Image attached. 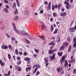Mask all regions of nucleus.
Returning <instances> with one entry per match:
<instances>
[{
  "mask_svg": "<svg viewBox=\"0 0 76 76\" xmlns=\"http://www.w3.org/2000/svg\"><path fill=\"white\" fill-rule=\"evenodd\" d=\"M54 7L56 9H57L58 8V6L57 5V4L55 5V6H54Z\"/></svg>",
  "mask_w": 76,
  "mask_h": 76,
  "instance_id": "f704fd0d",
  "label": "nucleus"
},
{
  "mask_svg": "<svg viewBox=\"0 0 76 76\" xmlns=\"http://www.w3.org/2000/svg\"><path fill=\"white\" fill-rule=\"evenodd\" d=\"M67 9H69V5H68L67 6H66Z\"/></svg>",
  "mask_w": 76,
  "mask_h": 76,
  "instance_id": "4d7b16f0",
  "label": "nucleus"
},
{
  "mask_svg": "<svg viewBox=\"0 0 76 76\" xmlns=\"http://www.w3.org/2000/svg\"><path fill=\"white\" fill-rule=\"evenodd\" d=\"M59 68L60 70H61V71H62V69H63V67L60 66L59 67Z\"/></svg>",
  "mask_w": 76,
  "mask_h": 76,
  "instance_id": "8fccbe9b",
  "label": "nucleus"
},
{
  "mask_svg": "<svg viewBox=\"0 0 76 76\" xmlns=\"http://www.w3.org/2000/svg\"><path fill=\"white\" fill-rule=\"evenodd\" d=\"M24 59L25 61H28V62H27V63H29V61L31 60V58H28V57H26L25 58H24Z\"/></svg>",
  "mask_w": 76,
  "mask_h": 76,
  "instance_id": "20e7f679",
  "label": "nucleus"
},
{
  "mask_svg": "<svg viewBox=\"0 0 76 76\" xmlns=\"http://www.w3.org/2000/svg\"><path fill=\"white\" fill-rule=\"evenodd\" d=\"M44 3L45 4H48V2H47V1H45L44 2Z\"/></svg>",
  "mask_w": 76,
  "mask_h": 76,
  "instance_id": "0e129e2a",
  "label": "nucleus"
},
{
  "mask_svg": "<svg viewBox=\"0 0 76 76\" xmlns=\"http://www.w3.org/2000/svg\"><path fill=\"white\" fill-rule=\"evenodd\" d=\"M28 54V53H27V52H24L23 53V56H26V55H27Z\"/></svg>",
  "mask_w": 76,
  "mask_h": 76,
  "instance_id": "3c124183",
  "label": "nucleus"
},
{
  "mask_svg": "<svg viewBox=\"0 0 76 76\" xmlns=\"http://www.w3.org/2000/svg\"><path fill=\"white\" fill-rule=\"evenodd\" d=\"M44 61H45V63H48V61L47 60V59L46 58H45L44 59Z\"/></svg>",
  "mask_w": 76,
  "mask_h": 76,
  "instance_id": "bb28decb",
  "label": "nucleus"
},
{
  "mask_svg": "<svg viewBox=\"0 0 76 76\" xmlns=\"http://www.w3.org/2000/svg\"><path fill=\"white\" fill-rule=\"evenodd\" d=\"M28 70H31V67L29 66L28 67Z\"/></svg>",
  "mask_w": 76,
  "mask_h": 76,
  "instance_id": "680f3d73",
  "label": "nucleus"
},
{
  "mask_svg": "<svg viewBox=\"0 0 76 76\" xmlns=\"http://www.w3.org/2000/svg\"><path fill=\"white\" fill-rule=\"evenodd\" d=\"M22 63V61H19L18 62V65H19V64H20V63Z\"/></svg>",
  "mask_w": 76,
  "mask_h": 76,
  "instance_id": "a18cd8bd",
  "label": "nucleus"
},
{
  "mask_svg": "<svg viewBox=\"0 0 76 76\" xmlns=\"http://www.w3.org/2000/svg\"><path fill=\"white\" fill-rule=\"evenodd\" d=\"M5 35L8 38H10V35H9V34H8L7 33H6Z\"/></svg>",
  "mask_w": 76,
  "mask_h": 76,
  "instance_id": "37998d69",
  "label": "nucleus"
},
{
  "mask_svg": "<svg viewBox=\"0 0 76 76\" xmlns=\"http://www.w3.org/2000/svg\"><path fill=\"white\" fill-rule=\"evenodd\" d=\"M73 46L74 47H76V42L74 43V44L73 45Z\"/></svg>",
  "mask_w": 76,
  "mask_h": 76,
  "instance_id": "864d4df0",
  "label": "nucleus"
},
{
  "mask_svg": "<svg viewBox=\"0 0 76 76\" xmlns=\"http://www.w3.org/2000/svg\"><path fill=\"white\" fill-rule=\"evenodd\" d=\"M49 45L54 46V45H55V44H54L53 42H52L51 43H49Z\"/></svg>",
  "mask_w": 76,
  "mask_h": 76,
  "instance_id": "2eb2a0df",
  "label": "nucleus"
},
{
  "mask_svg": "<svg viewBox=\"0 0 76 76\" xmlns=\"http://www.w3.org/2000/svg\"><path fill=\"white\" fill-rule=\"evenodd\" d=\"M76 30V24L75 25V28L74 27H71L70 28V32H73L74 30Z\"/></svg>",
  "mask_w": 76,
  "mask_h": 76,
  "instance_id": "f03ea898",
  "label": "nucleus"
},
{
  "mask_svg": "<svg viewBox=\"0 0 76 76\" xmlns=\"http://www.w3.org/2000/svg\"><path fill=\"white\" fill-rule=\"evenodd\" d=\"M56 56V53H54L53 56H51L50 58V60H54V58H55V56Z\"/></svg>",
  "mask_w": 76,
  "mask_h": 76,
  "instance_id": "9d476101",
  "label": "nucleus"
},
{
  "mask_svg": "<svg viewBox=\"0 0 76 76\" xmlns=\"http://www.w3.org/2000/svg\"><path fill=\"white\" fill-rule=\"evenodd\" d=\"M39 37V38H41V39H42V40H43V41H44L45 40V37L44 36H40L39 35H38Z\"/></svg>",
  "mask_w": 76,
  "mask_h": 76,
  "instance_id": "ddd939ff",
  "label": "nucleus"
},
{
  "mask_svg": "<svg viewBox=\"0 0 76 76\" xmlns=\"http://www.w3.org/2000/svg\"><path fill=\"white\" fill-rule=\"evenodd\" d=\"M52 50H53V52L54 53V52H55V51H57V49H53Z\"/></svg>",
  "mask_w": 76,
  "mask_h": 76,
  "instance_id": "69168bd1",
  "label": "nucleus"
},
{
  "mask_svg": "<svg viewBox=\"0 0 76 76\" xmlns=\"http://www.w3.org/2000/svg\"><path fill=\"white\" fill-rule=\"evenodd\" d=\"M76 69H74L73 71V73H76Z\"/></svg>",
  "mask_w": 76,
  "mask_h": 76,
  "instance_id": "09e8293b",
  "label": "nucleus"
},
{
  "mask_svg": "<svg viewBox=\"0 0 76 76\" xmlns=\"http://www.w3.org/2000/svg\"><path fill=\"white\" fill-rule=\"evenodd\" d=\"M54 52H53V51L52 50H49L48 51V53L50 54H51V53H53Z\"/></svg>",
  "mask_w": 76,
  "mask_h": 76,
  "instance_id": "a211bd4d",
  "label": "nucleus"
},
{
  "mask_svg": "<svg viewBox=\"0 0 76 76\" xmlns=\"http://www.w3.org/2000/svg\"><path fill=\"white\" fill-rule=\"evenodd\" d=\"M20 32L22 34H23V35H27L28 34V33L23 30H20Z\"/></svg>",
  "mask_w": 76,
  "mask_h": 76,
  "instance_id": "7ed1b4c3",
  "label": "nucleus"
},
{
  "mask_svg": "<svg viewBox=\"0 0 76 76\" xmlns=\"http://www.w3.org/2000/svg\"><path fill=\"white\" fill-rule=\"evenodd\" d=\"M4 64H5L4 63L1 62V66H4Z\"/></svg>",
  "mask_w": 76,
  "mask_h": 76,
  "instance_id": "de8ad7c7",
  "label": "nucleus"
},
{
  "mask_svg": "<svg viewBox=\"0 0 76 76\" xmlns=\"http://www.w3.org/2000/svg\"><path fill=\"white\" fill-rule=\"evenodd\" d=\"M58 54L60 57H61L62 55H63V52H59L58 53Z\"/></svg>",
  "mask_w": 76,
  "mask_h": 76,
  "instance_id": "f3484780",
  "label": "nucleus"
},
{
  "mask_svg": "<svg viewBox=\"0 0 76 76\" xmlns=\"http://www.w3.org/2000/svg\"><path fill=\"white\" fill-rule=\"evenodd\" d=\"M18 19V16H15V18H14L13 20H17Z\"/></svg>",
  "mask_w": 76,
  "mask_h": 76,
  "instance_id": "4be33fe9",
  "label": "nucleus"
},
{
  "mask_svg": "<svg viewBox=\"0 0 76 76\" xmlns=\"http://www.w3.org/2000/svg\"><path fill=\"white\" fill-rule=\"evenodd\" d=\"M12 26L13 27L14 31H15V32H16L17 34H19V31H18V30L16 29V26H15V23H12Z\"/></svg>",
  "mask_w": 76,
  "mask_h": 76,
  "instance_id": "f257e3e1",
  "label": "nucleus"
},
{
  "mask_svg": "<svg viewBox=\"0 0 76 76\" xmlns=\"http://www.w3.org/2000/svg\"><path fill=\"white\" fill-rule=\"evenodd\" d=\"M35 67H36V68H37V65H34V66L33 67V69H34V68H35Z\"/></svg>",
  "mask_w": 76,
  "mask_h": 76,
  "instance_id": "c03bdc74",
  "label": "nucleus"
},
{
  "mask_svg": "<svg viewBox=\"0 0 76 76\" xmlns=\"http://www.w3.org/2000/svg\"><path fill=\"white\" fill-rule=\"evenodd\" d=\"M50 22H53V18H51L50 19Z\"/></svg>",
  "mask_w": 76,
  "mask_h": 76,
  "instance_id": "bf43d9fd",
  "label": "nucleus"
},
{
  "mask_svg": "<svg viewBox=\"0 0 76 76\" xmlns=\"http://www.w3.org/2000/svg\"><path fill=\"white\" fill-rule=\"evenodd\" d=\"M16 3H17V6H18V7H19L20 5H19V0H16Z\"/></svg>",
  "mask_w": 76,
  "mask_h": 76,
  "instance_id": "aec40b11",
  "label": "nucleus"
},
{
  "mask_svg": "<svg viewBox=\"0 0 76 76\" xmlns=\"http://www.w3.org/2000/svg\"><path fill=\"white\" fill-rule=\"evenodd\" d=\"M43 12H44V10H41L40 11L39 13L42 14V13H43Z\"/></svg>",
  "mask_w": 76,
  "mask_h": 76,
  "instance_id": "79ce46f5",
  "label": "nucleus"
},
{
  "mask_svg": "<svg viewBox=\"0 0 76 76\" xmlns=\"http://www.w3.org/2000/svg\"><path fill=\"white\" fill-rule=\"evenodd\" d=\"M49 64L48 63H47L46 64V67H47V66H48V64Z\"/></svg>",
  "mask_w": 76,
  "mask_h": 76,
  "instance_id": "774afa93",
  "label": "nucleus"
},
{
  "mask_svg": "<svg viewBox=\"0 0 76 76\" xmlns=\"http://www.w3.org/2000/svg\"><path fill=\"white\" fill-rule=\"evenodd\" d=\"M56 39H57V42H58L60 41V37L59 36H58L56 37Z\"/></svg>",
  "mask_w": 76,
  "mask_h": 76,
  "instance_id": "f8f14e48",
  "label": "nucleus"
},
{
  "mask_svg": "<svg viewBox=\"0 0 76 76\" xmlns=\"http://www.w3.org/2000/svg\"><path fill=\"white\" fill-rule=\"evenodd\" d=\"M63 45L65 47L68 46L69 45V43L67 42H64L63 43Z\"/></svg>",
  "mask_w": 76,
  "mask_h": 76,
  "instance_id": "9b49d317",
  "label": "nucleus"
},
{
  "mask_svg": "<svg viewBox=\"0 0 76 76\" xmlns=\"http://www.w3.org/2000/svg\"><path fill=\"white\" fill-rule=\"evenodd\" d=\"M13 13L15 15H16L18 14V10L17 9H16L14 11Z\"/></svg>",
  "mask_w": 76,
  "mask_h": 76,
  "instance_id": "1a4fd4ad",
  "label": "nucleus"
},
{
  "mask_svg": "<svg viewBox=\"0 0 76 76\" xmlns=\"http://www.w3.org/2000/svg\"><path fill=\"white\" fill-rule=\"evenodd\" d=\"M4 3H5L8 4L9 3V1H7V0H4Z\"/></svg>",
  "mask_w": 76,
  "mask_h": 76,
  "instance_id": "4c0bfd02",
  "label": "nucleus"
},
{
  "mask_svg": "<svg viewBox=\"0 0 76 76\" xmlns=\"http://www.w3.org/2000/svg\"><path fill=\"white\" fill-rule=\"evenodd\" d=\"M2 49H7L8 47L7 45H2L1 46Z\"/></svg>",
  "mask_w": 76,
  "mask_h": 76,
  "instance_id": "0eeeda50",
  "label": "nucleus"
},
{
  "mask_svg": "<svg viewBox=\"0 0 76 76\" xmlns=\"http://www.w3.org/2000/svg\"><path fill=\"white\" fill-rule=\"evenodd\" d=\"M51 2H50L47 6V8L49 10L51 9Z\"/></svg>",
  "mask_w": 76,
  "mask_h": 76,
  "instance_id": "6e6552de",
  "label": "nucleus"
},
{
  "mask_svg": "<svg viewBox=\"0 0 76 76\" xmlns=\"http://www.w3.org/2000/svg\"><path fill=\"white\" fill-rule=\"evenodd\" d=\"M8 47L10 49H12V46L11 45H9Z\"/></svg>",
  "mask_w": 76,
  "mask_h": 76,
  "instance_id": "a19ab883",
  "label": "nucleus"
},
{
  "mask_svg": "<svg viewBox=\"0 0 76 76\" xmlns=\"http://www.w3.org/2000/svg\"><path fill=\"white\" fill-rule=\"evenodd\" d=\"M73 23H74L73 21H72L71 23V24L70 25V26H72V24H73Z\"/></svg>",
  "mask_w": 76,
  "mask_h": 76,
  "instance_id": "338daca9",
  "label": "nucleus"
},
{
  "mask_svg": "<svg viewBox=\"0 0 76 76\" xmlns=\"http://www.w3.org/2000/svg\"><path fill=\"white\" fill-rule=\"evenodd\" d=\"M41 67V66H40L39 64H38L37 65V68L39 69Z\"/></svg>",
  "mask_w": 76,
  "mask_h": 76,
  "instance_id": "5fc2aeb1",
  "label": "nucleus"
},
{
  "mask_svg": "<svg viewBox=\"0 0 76 76\" xmlns=\"http://www.w3.org/2000/svg\"><path fill=\"white\" fill-rule=\"evenodd\" d=\"M37 70H38V68L37 67L34 70L33 72V73H36V72H37Z\"/></svg>",
  "mask_w": 76,
  "mask_h": 76,
  "instance_id": "cd10ccee",
  "label": "nucleus"
},
{
  "mask_svg": "<svg viewBox=\"0 0 76 76\" xmlns=\"http://www.w3.org/2000/svg\"><path fill=\"white\" fill-rule=\"evenodd\" d=\"M64 3L65 4H66V5H69V4L68 2H66V1H65Z\"/></svg>",
  "mask_w": 76,
  "mask_h": 76,
  "instance_id": "e433bc0d",
  "label": "nucleus"
},
{
  "mask_svg": "<svg viewBox=\"0 0 76 76\" xmlns=\"http://www.w3.org/2000/svg\"><path fill=\"white\" fill-rule=\"evenodd\" d=\"M41 26L42 28H45V26L44 25H42Z\"/></svg>",
  "mask_w": 76,
  "mask_h": 76,
  "instance_id": "052dcab7",
  "label": "nucleus"
},
{
  "mask_svg": "<svg viewBox=\"0 0 76 76\" xmlns=\"http://www.w3.org/2000/svg\"><path fill=\"white\" fill-rule=\"evenodd\" d=\"M18 71L19 72H20V71H21V68L19 67L18 68Z\"/></svg>",
  "mask_w": 76,
  "mask_h": 76,
  "instance_id": "13d9d810",
  "label": "nucleus"
},
{
  "mask_svg": "<svg viewBox=\"0 0 76 76\" xmlns=\"http://www.w3.org/2000/svg\"><path fill=\"white\" fill-rule=\"evenodd\" d=\"M8 9L7 8H5L4 10L3 11L5 12V13H8Z\"/></svg>",
  "mask_w": 76,
  "mask_h": 76,
  "instance_id": "4468645a",
  "label": "nucleus"
},
{
  "mask_svg": "<svg viewBox=\"0 0 76 76\" xmlns=\"http://www.w3.org/2000/svg\"><path fill=\"white\" fill-rule=\"evenodd\" d=\"M34 50L35 51L36 53H38V52L39 51V50H38L35 48L34 49Z\"/></svg>",
  "mask_w": 76,
  "mask_h": 76,
  "instance_id": "2f4dec72",
  "label": "nucleus"
},
{
  "mask_svg": "<svg viewBox=\"0 0 76 76\" xmlns=\"http://www.w3.org/2000/svg\"><path fill=\"white\" fill-rule=\"evenodd\" d=\"M53 17H56L57 16V14L56 12H54L52 14Z\"/></svg>",
  "mask_w": 76,
  "mask_h": 76,
  "instance_id": "dca6fc26",
  "label": "nucleus"
},
{
  "mask_svg": "<svg viewBox=\"0 0 76 76\" xmlns=\"http://www.w3.org/2000/svg\"><path fill=\"white\" fill-rule=\"evenodd\" d=\"M24 13H26V15H28V13H29V12L28 10H26L25 11Z\"/></svg>",
  "mask_w": 76,
  "mask_h": 76,
  "instance_id": "58836bf2",
  "label": "nucleus"
},
{
  "mask_svg": "<svg viewBox=\"0 0 76 76\" xmlns=\"http://www.w3.org/2000/svg\"><path fill=\"white\" fill-rule=\"evenodd\" d=\"M64 61L63 62L64 63V61H63V60H62V59H61L60 61V63H61V64H63V61Z\"/></svg>",
  "mask_w": 76,
  "mask_h": 76,
  "instance_id": "c9c22d12",
  "label": "nucleus"
},
{
  "mask_svg": "<svg viewBox=\"0 0 76 76\" xmlns=\"http://www.w3.org/2000/svg\"><path fill=\"white\" fill-rule=\"evenodd\" d=\"M40 73V72H39V71H37L36 72V74L35 75L36 76H37V75H39V74Z\"/></svg>",
  "mask_w": 76,
  "mask_h": 76,
  "instance_id": "ea45409f",
  "label": "nucleus"
},
{
  "mask_svg": "<svg viewBox=\"0 0 76 76\" xmlns=\"http://www.w3.org/2000/svg\"><path fill=\"white\" fill-rule=\"evenodd\" d=\"M8 59H11V55L10 54L8 53Z\"/></svg>",
  "mask_w": 76,
  "mask_h": 76,
  "instance_id": "a878e982",
  "label": "nucleus"
},
{
  "mask_svg": "<svg viewBox=\"0 0 76 76\" xmlns=\"http://www.w3.org/2000/svg\"><path fill=\"white\" fill-rule=\"evenodd\" d=\"M67 41L69 42H70V37H67Z\"/></svg>",
  "mask_w": 76,
  "mask_h": 76,
  "instance_id": "c85d7f7f",
  "label": "nucleus"
},
{
  "mask_svg": "<svg viewBox=\"0 0 76 76\" xmlns=\"http://www.w3.org/2000/svg\"><path fill=\"white\" fill-rule=\"evenodd\" d=\"M15 53L17 55L18 54V49H15Z\"/></svg>",
  "mask_w": 76,
  "mask_h": 76,
  "instance_id": "72a5a7b5",
  "label": "nucleus"
},
{
  "mask_svg": "<svg viewBox=\"0 0 76 76\" xmlns=\"http://www.w3.org/2000/svg\"><path fill=\"white\" fill-rule=\"evenodd\" d=\"M67 66H68V62L66 60L65 61V63L63 67L66 68Z\"/></svg>",
  "mask_w": 76,
  "mask_h": 76,
  "instance_id": "39448f33",
  "label": "nucleus"
},
{
  "mask_svg": "<svg viewBox=\"0 0 76 76\" xmlns=\"http://www.w3.org/2000/svg\"><path fill=\"white\" fill-rule=\"evenodd\" d=\"M17 59L18 60H19L20 59V57H19L18 56L17 57Z\"/></svg>",
  "mask_w": 76,
  "mask_h": 76,
  "instance_id": "e2e57ef3",
  "label": "nucleus"
},
{
  "mask_svg": "<svg viewBox=\"0 0 76 76\" xmlns=\"http://www.w3.org/2000/svg\"><path fill=\"white\" fill-rule=\"evenodd\" d=\"M64 46H62L60 48V51H61V50H64Z\"/></svg>",
  "mask_w": 76,
  "mask_h": 76,
  "instance_id": "6ab92c4d",
  "label": "nucleus"
},
{
  "mask_svg": "<svg viewBox=\"0 0 76 76\" xmlns=\"http://www.w3.org/2000/svg\"><path fill=\"white\" fill-rule=\"evenodd\" d=\"M67 13L66 12H60V15L61 16H65V15H66V14Z\"/></svg>",
  "mask_w": 76,
  "mask_h": 76,
  "instance_id": "423d86ee",
  "label": "nucleus"
},
{
  "mask_svg": "<svg viewBox=\"0 0 76 76\" xmlns=\"http://www.w3.org/2000/svg\"><path fill=\"white\" fill-rule=\"evenodd\" d=\"M51 27L50 28L51 31L52 32L53 31V29H54V27L53 25H51Z\"/></svg>",
  "mask_w": 76,
  "mask_h": 76,
  "instance_id": "412c9836",
  "label": "nucleus"
},
{
  "mask_svg": "<svg viewBox=\"0 0 76 76\" xmlns=\"http://www.w3.org/2000/svg\"><path fill=\"white\" fill-rule=\"evenodd\" d=\"M54 8H55L54 7H54H52V10L54 11L55 10V9H54Z\"/></svg>",
  "mask_w": 76,
  "mask_h": 76,
  "instance_id": "6e6d98bb",
  "label": "nucleus"
},
{
  "mask_svg": "<svg viewBox=\"0 0 76 76\" xmlns=\"http://www.w3.org/2000/svg\"><path fill=\"white\" fill-rule=\"evenodd\" d=\"M58 31V29H56L54 32H53L54 34H56L57 33V31Z\"/></svg>",
  "mask_w": 76,
  "mask_h": 76,
  "instance_id": "393cba45",
  "label": "nucleus"
},
{
  "mask_svg": "<svg viewBox=\"0 0 76 76\" xmlns=\"http://www.w3.org/2000/svg\"><path fill=\"white\" fill-rule=\"evenodd\" d=\"M60 73L61 75H63V74H64V72H63V71L62 70L61 71H60Z\"/></svg>",
  "mask_w": 76,
  "mask_h": 76,
  "instance_id": "603ef678",
  "label": "nucleus"
},
{
  "mask_svg": "<svg viewBox=\"0 0 76 76\" xmlns=\"http://www.w3.org/2000/svg\"><path fill=\"white\" fill-rule=\"evenodd\" d=\"M16 7V3H14V4L12 5V8H15Z\"/></svg>",
  "mask_w": 76,
  "mask_h": 76,
  "instance_id": "b1692460",
  "label": "nucleus"
},
{
  "mask_svg": "<svg viewBox=\"0 0 76 76\" xmlns=\"http://www.w3.org/2000/svg\"><path fill=\"white\" fill-rule=\"evenodd\" d=\"M57 71L58 73H59V72H60L61 71V70L60 69V68H59V67L57 68Z\"/></svg>",
  "mask_w": 76,
  "mask_h": 76,
  "instance_id": "c756f323",
  "label": "nucleus"
},
{
  "mask_svg": "<svg viewBox=\"0 0 76 76\" xmlns=\"http://www.w3.org/2000/svg\"><path fill=\"white\" fill-rule=\"evenodd\" d=\"M65 59V56H63L62 57V59H61V60H63L64 61V60Z\"/></svg>",
  "mask_w": 76,
  "mask_h": 76,
  "instance_id": "49530a36",
  "label": "nucleus"
},
{
  "mask_svg": "<svg viewBox=\"0 0 76 76\" xmlns=\"http://www.w3.org/2000/svg\"><path fill=\"white\" fill-rule=\"evenodd\" d=\"M71 50H72V46H69V49L68 50V52L69 53L70 51H71Z\"/></svg>",
  "mask_w": 76,
  "mask_h": 76,
  "instance_id": "5701e85b",
  "label": "nucleus"
},
{
  "mask_svg": "<svg viewBox=\"0 0 76 76\" xmlns=\"http://www.w3.org/2000/svg\"><path fill=\"white\" fill-rule=\"evenodd\" d=\"M73 41L74 43H75L76 42V37H74L73 39Z\"/></svg>",
  "mask_w": 76,
  "mask_h": 76,
  "instance_id": "7c9ffc66",
  "label": "nucleus"
},
{
  "mask_svg": "<svg viewBox=\"0 0 76 76\" xmlns=\"http://www.w3.org/2000/svg\"><path fill=\"white\" fill-rule=\"evenodd\" d=\"M11 39L12 41H15L16 40V39L14 38V37H11Z\"/></svg>",
  "mask_w": 76,
  "mask_h": 76,
  "instance_id": "473e14b6",
  "label": "nucleus"
}]
</instances>
